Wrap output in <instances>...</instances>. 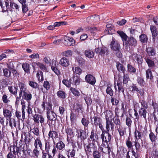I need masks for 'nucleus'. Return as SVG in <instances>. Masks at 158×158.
<instances>
[{
  "label": "nucleus",
  "instance_id": "f257e3e1",
  "mask_svg": "<svg viewBox=\"0 0 158 158\" xmlns=\"http://www.w3.org/2000/svg\"><path fill=\"white\" fill-rule=\"evenodd\" d=\"M117 32L119 35L123 40L125 41V43H124L123 42V45L124 46H125L126 49H128L130 48V45L135 47L136 45L137 41L133 37L129 38L127 41H126L127 40V36L125 33L123 31H117Z\"/></svg>",
  "mask_w": 158,
  "mask_h": 158
},
{
  "label": "nucleus",
  "instance_id": "f03ea898",
  "mask_svg": "<svg viewBox=\"0 0 158 158\" xmlns=\"http://www.w3.org/2000/svg\"><path fill=\"white\" fill-rule=\"evenodd\" d=\"M110 48L111 49L117 52V56L120 57L122 56V54L120 52L121 48L119 44L116 41L114 38L112 37V39L110 44Z\"/></svg>",
  "mask_w": 158,
  "mask_h": 158
},
{
  "label": "nucleus",
  "instance_id": "7ed1b4c3",
  "mask_svg": "<svg viewBox=\"0 0 158 158\" xmlns=\"http://www.w3.org/2000/svg\"><path fill=\"white\" fill-rule=\"evenodd\" d=\"M99 151L104 154H108L109 155L111 151V148L108 143L102 142L101 145L99 147Z\"/></svg>",
  "mask_w": 158,
  "mask_h": 158
},
{
  "label": "nucleus",
  "instance_id": "20e7f679",
  "mask_svg": "<svg viewBox=\"0 0 158 158\" xmlns=\"http://www.w3.org/2000/svg\"><path fill=\"white\" fill-rule=\"evenodd\" d=\"M85 150L87 155L88 156L89 154L97 150V147L94 143H89L86 147H85Z\"/></svg>",
  "mask_w": 158,
  "mask_h": 158
},
{
  "label": "nucleus",
  "instance_id": "39448f33",
  "mask_svg": "<svg viewBox=\"0 0 158 158\" xmlns=\"http://www.w3.org/2000/svg\"><path fill=\"white\" fill-rule=\"evenodd\" d=\"M101 138L102 139V142L108 143L111 139V135L109 133V131H106L102 133L101 135Z\"/></svg>",
  "mask_w": 158,
  "mask_h": 158
},
{
  "label": "nucleus",
  "instance_id": "423d86ee",
  "mask_svg": "<svg viewBox=\"0 0 158 158\" xmlns=\"http://www.w3.org/2000/svg\"><path fill=\"white\" fill-rule=\"evenodd\" d=\"M3 76L7 78H9L11 76V72L13 73L14 76H16L17 71L12 68H4L3 69Z\"/></svg>",
  "mask_w": 158,
  "mask_h": 158
},
{
  "label": "nucleus",
  "instance_id": "0eeeda50",
  "mask_svg": "<svg viewBox=\"0 0 158 158\" xmlns=\"http://www.w3.org/2000/svg\"><path fill=\"white\" fill-rule=\"evenodd\" d=\"M33 118L34 121L36 124L38 125L40 123L42 125L44 122L45 119L41 115L35 114L33 116Z\"/></svg>",
  "mask_w": 158,
  "mask_h": 158
},
{
  "label": "nucleus",
  "instance_id": "6e6552de",
  "mask_svg": "<svg viewBox=\"0 0 158 158\" xmlns=\"http://www.w3.org/2000/svg\"><path fill=\"white\" fill-rule=\"evenodd\" d=\"M64 40L63 43L66 46H70L74 45L75 41L73 38L66 36L64 38Z\"/></svg>",
  "mask_w": 158,
  "mask_h": 158
},
{
  "label": "nucleus",
  "instance_id": "1a4fd4ad",
  "mask_svg": "<svg viewBox=\"0 0 158 158\" xmlns=\"http://www.w3.org/2000/svg\"><path fill=\"white\" fill-rule=\"evenodd\" d=\"M58 65V64L56 60H52L51 66V69L57 75H59L60 74V73L57 68Z\"/></svg>",
  "mask_w": 158,
  "mask_h": 158
},
{
  "label": "nucleus",
  "instance_id": "9d476101",
  "mask_svg": "<svg viewBox=\"0 0 158 158\" xmlns=\"http://www.w3.org/2000/svg\"><path fill=\"white\" fill-rule=\"evenodd\" d=\"M59 64L63 67H67L70 65L69 59L65 57L61 58L59 62Z\"/></svg>",
  "mask_w": 158,
  "mask_h": 158
},
{
  "label": "nucleus",
  "instance_id": "9b49d317",
  "mask_svg": "<svg viewBox=\"0 0 158 158\" xmlns=\"http://www.w3.org/2000/svg\"><path fill=\"white\" fill-rule=\"evenodd\" d=\"M95 51L96 53L102 56H104L105 54L107 55L108 51V49L105 47H102L101 48H96L95 49Z\"/></svg>",
  "mask_w": 158,
  "mask_h": 158
},
{
  "label": "nucleus",
  "instance_id": "f8f14e48",
  "mask_svg": "<svg viewBox=\"0 0 158 158\" xmlns=\"http://www.w3.org/2000/svg\"><path fill=\"white\" fill-rule=\"evenodd\" d=\"M41 106L44 110H46L48 111L52 110V104L49 102L43 101L41 104Z\"/></svg>",
  "mask_w": 158,
  "mask_h": 158
},
{
  "label": "nucleus",
  "instance_id": "ddd939ff",
  "mask_svg": "<svg viewBox=\"0 0 158 158\" xmlns=\"http://www.w3.org/2000/svg\"><path fill=\"white\" fill-rule=\"evenodd\" d=\"M47 117L48 119L51 121H55L56 119V114L52 110L47 112Z\"/></svg>",
  "mask_w": 158,
  "mask_h": 158
},
{
  "label": "nucleus",
  "instance_id": "4468645a",
  "mask_svg": "<svg viewBox=\"0 0 158 158\" xmlns=\"http://www.w3.org/2000/svg\"><path fill=\"white\" fill-rule=\"evenodd\" d=\"M85 79L87 82L92 85H94L96 81L95 77L90 74L86 75Z\"/></svg>",
  "mask_w": 158,
  "mask_h": 158
},
{
  "label": "nucleus",
  "instance_id": "2eb2a0df",
  "mask_svg": "<svg viewBox=\"0 0 158 158\" xmlns=\"http://www.w3.org/2000/svg\"><path fill=\"white\" fill-rule=\"evenodd\" d=\"M19 85L20 89V91L19 92V97H21L22 96L23 94L27 90L26 85L24 83L22 82H19Z\"/></svg>",
  "mask_w": 158,
  "mask_h": 158
},
{
  "label": "nucleus",
  "instance_id": "dca6fc26",
  "mask_svg": "<svg viewBox=\"0 0 158 158\" xmlns=\"http://www.w3.org/2000/svg\"><path fill=\"white\" fill-rule=\"evenodd\" d=\"M45 151L46 152H49V151L53 146L52 142L49 138H48L47 140L45 139Z\"/></svg>",
  "mask_w": 158,
  "mask_h": 158
},
{
  "label": "nucleus",
  "instance_id": "f3484780",
  "mask_svg": "<svg viewBox=\"0 0 158 158\" xmlns=\"http://www.w3.org/2000/svg\"><path fill=\"white\" fill-rule=\"evenodd\" d=\"M131 88L132 89V91H136L137 92V94L138 95L139 94L141 96H143L144 95V92L143 89L141 88H138L135 85H133L131 86Z\"/></svg>",
  "mask_w": 158,
  "mask_h": 158
},
{
  "label": "nucleus",
  "instance_id": "a211bd4d",
  "mask_svg": "<svg viewBox=\"0 0 158 158\" xmlns=\"http://www.w3.org/2000/svg\"><path fill=\"white\" fill-rule=\"evenodd\" d=\"M111 129L113 130L114 124L112 122L111 120H106V131H109L110 130V127Z\"/></svg>",
  "mask_w": 158,
  "mask_h": 158
},
{
  "label": "nucleus",
  "instance_id": "6ab92c4d",
  "mask_svg": "<svg viewBox=\"0 0 158 158\" xmlns=\"http://www.w3.org/2000/svg\"><path fill=\"white\" fill-rule=\"evenodd\" d=\"M142 134L141 130L139 128H137L136 127L135 132V136L136 140L140 139L141 137Z\"/></svg>",
  "mask_w": 158,
  "mask_h": 158
},
{
  "label": "nucleus",
  "instance_id": "aec40b11",
  "mask_svg": "<svg viewBox=\"0 0 158 158\" xmlns=\"http://www.w3.org/2000/svg\"><path fill=\"white\" fill-rule=\"evenodd\" d=\"M10 152H12L15 155H17L20 151L19 148L15 145L11 146L10 147Z\"/></svg>",
  "mask_w": 158,
  "mask_h": 158
},
{
  "label": "nucleus",
  "instance_id": "412c9836",
  "mask_svg": "<svg viewBox=\"0 0 158 158\" xmlns=\"http://www.w3.org/2000/svg\"><path fill=\"white\" fill-rule=\"evenodd\" d=\"M139 113L140 116L143 117L145 120L146 119V115L147 114L149 115L146 110L144 108H141L139 110Z\"/></svg>",
  "mask_w": 158,
  "mask_h": 158
},
{
  "label": "nucleus",
  "instance_id": "4be33fe9",
  "mask_svg": "<svg viewBox=\"0 0 158 158\" xmlns=\"http://www.w3.org/2000/svg\"><path fill=\"white\" fill-rule=\"evenodd\" d=\"M48 138L50 139V138H51L53 140H54V139L57 137V132L54 131H50L48 133Z\"/></svg>",
  "mask_w": 158,
  "mask_h": 158
},
{
  "label": "nucleus",
  "instance_id": "5701e85b",
  "mask_svg": "<svg viewBox=\"0 0 158 158\" xmlns=\"http://www.w3.org/2000/svg\"><path fill=\"white\" fill-rule=\"evenodd\" d=\"M3 113L4 117L9 119L12 116L11 112L6 109H3Z\"/></svg>",
  "mask_w": 158,
  "mask_h": 158
},
{
  "label": "nucleus",
  "instance_id": "b1692460",
  "mask_svg": "<svg viewBox=\"0 0 158 158\" xmlns=\"http://www.w3.org/2000/svg\"><path fill=\"white\" fill-rule=\"evenodd\" d=\"M106 31H107L108 34H112L114 31V26L111 24H108L106 25Z\"/></svg>",
  "mask_w": 158,
  "mask_h": 158
},
{
  "label": "nucleus",
  "instance_id": "393cba45",
  "mask_svg": "<svg viewBox=\"0 0 158 158\" xmlns=\"http://www.w3.org/2000/svg\"><path fill=\"white\" fill-rule=\"evenodd\" d=\"M90 138L94 141H96L98 139V135L96 132H94V130H92L91 132Z\"/></svg>",
  "mask_w": 158,
  "mask_h": 158
},
{
  "label": "nucleus",
  "instance_id": "a878e982",
  "mask_svg": "<svg viewBox=\"0 0 158 158\" xmlns=\"http://www.w3.org/2000/svg\"><path fill=\"white\" fill-rule=\"evenodd\" d=\"M85 55L86 57L91 58L94 57V53L92 50H87L85 51Z\"/></svg>",
  "mask_w": 158,
  "mask_h": 158
},
{
  "label": "nucleus",
  "instance_id": "bb28decb",
  "mask_svg": "<svg viewBox=\"0 0 158 158\" xmlns=\"http://www.w3.org/2000/svg\"><path fill=\"white\" fill-rule=\"evenodd\" d=\"M23 98L27 101H30L32 98V94L31 93H28L27 92H24L22 96Z\"/></svg>",
  "mask_w": 158,
  "mask_h": 158
},
{
  "label": "nucleus",
  "instance_id": "cd10ccee",
  "mask_svg": "<svg viewBox=\"0 0 158 158\" xmlns=\"http://www.w3.org/2000/svg\"><path fill=\"white\" fill-rule=\"evenodd\" d=\"M34 146L35 148H38V146L40 149H41L42 148V143L39 138H38L36 139H35Z\"/></svg>",
  "mask_w": 158,
  "mask_h": 158
},
{
  "label": "nucleus",
  "instance_id": "c85d7f7f",
  "mask_svg": "<svg viewBox=\"0 0 158 158\" xmlns=\"http://www.w3.org/2000/svg\"><path fill=\"white\" fill-rule=\"evenodd\" d=\"M8 89L10 92L14 95H16L17 93L18 88L15 86H9Z\"/></svg>",
  "mask_w": 158,
  "mask_h": 158
},
{
  "label": "nucleus",
  "instance_id": "c756f323",
  "mask_svg": "<svg viewBox=\"0 0 158 158\" xmlns=\"http://www.w3.org/2000/svg\"><path fill=\"white\" fill-rule=\"evenodd\" d=\"M150 29L152 35L153 40L155 41V37L157 35V32L155 26H151L150 27Z\"/></svg>",
  "mask_w": 158,
  "mask_h": 158
},
{
  "label": "nucleus",
  "instance_id": "7c9ffc66",
  "mask_svg": "<svg viewBox=\"0 0 158 158\" xmlns=\"http://www.w3.org/2000/svg\"><path fill=\"white\" fill-rule=\"evenodd\" d=\"M133 58L134 60L137 61L139 64H142L143 59L140 55L137 54L134 55Z\"/></svg>",
  "mask_w": 158,
  "mask_h": 158
},
{
  "label": "nucleus",
  "instance_id": "2f4dec72",
  "mask_svg": "<svg viewBox=\"0 0 158 158\" xmlns=\"http://www.w3.org/2000/svg\"><path fill=\"white\" fill-rule=\"evenodd\" d=\"M157 135H155L154 134L152 131H150L149 135V139L152 143L155 142L157 139Z\"/></svg>",
  "mask_w": 158,
  "mask_h": 158
},
{
  "label": "nucleus",
  "instance_id": "473e14b6",
  "mask_svg": "<svg viewBox=\"0 0 158 158\" xmlns=\"http://www.w3.org/2000/svg\"><path fill=\"white\" fill-rule=\"evenodd\" d=\"M66 132L67 135V140H68L69 138H71L73 137V133L72 131V130L71 128H67L66 129Z\"/></svg>",
  "mask_w": 158,
  "mask_h": 158
},
{
  "label": "nucleus",
  "instance_id": "72a5a7b5",
  "mask_svg": "<svg viewBox=\"0 0 158 158\" xmlns=\"http://www.w3.org/2000/svg\"><path fill=\"white\" fill-rule=\"evenodd\" d=\"M117 85L118 87V92L119 93H122L123 94H124V89L122 85V82H119L118 81H117Z\"/></svg>",
  "mask_w": 158,
  "mask_h": 158
},
{
  "label": "nucleus",
  "instance_id": "f704fd0d",
  "mask_svg": "<svg viewBox=\"0 0 158 158\" xmlns=\"http://www.w3.org/2000/svg\"><path fill=\"white\" fill-rule=\"evenodd\" d=\"M22 67L25 73L28 74L30 73V65L27 63H23L22 64Z\"/></svg>",
  "mask_w": 158,
  "mask_h": 158
},
{
  "label": "nucleus",
  "instance_id": "c9c22d12",
  "mask_svg": "<svg viewBox=\"0 0 158 158\" xmlns=\"http://www.w3.org/2000/svg\"><path fill=\"white\" fill-rule=\"evenodd\" d=\"M72 69L73 73L76 74L80 75L82 72V69L78 67H73Z\"/></svg>",
  "mask_w": 158,
  "mask_h": 158
},
{
  "label": "nucleus",
  "instance_id": "e433bc0d",
  "mask_svg": "<svg viewBox=\"0 0 158 158\" xmlns=\"http://www.w3.org/2000/svg\"><path fill=\"white\" fill-rule=\"evenodd\" d=\"M146 76L147 79H152L153 78L152 74L150 69L146 70Z\"/></svg>",
  "mask_w": 158,
  "mask_h": 158
},
{
  "label": "nucleus",
  "instance_id": "4c0bfd02",
  "mask_svg": "<svg viewBox=\"0 0 158 158\" xmlns=\"http://www.w3.org/2000/svg\"><path fill=\"white\" fill-rule=\"evenodd\" d=\"M81 123L84 126V129H85V127H88V124L89 123V121L88 119H87L86 118L85 116H83L81 119Z\"/></svg>",
  "mask_w": 158,
  "mask_h": 158
},
{
  "label": "nucleus",
  "instance_id": "58836bf2",
  "mask_svg": "<svg viewBox=\"0 0 158 158\" xmlns=\"http://www.w3.org/2000/svg\"><path fill=\"white\" fill-rule=\"evenodd\" d=\"M36 76L39 82H41L44 80L43 72L41 71H38L36 73Z\"/></svg>",
  "mask_w": 158,
  "mask_h": 158
},
{
  "label": "nucleus",
  "instance_id": "ea45409f",
  "mask_svg": "<svg viewBox=\"0 0 158 158\" xmlns=\"http://www.w3.org/2000/svg\"><path fill=\"white\" fill-rule=\"evenodd\" d=\"M57 94L59 98L64 99L66 97V94L65 92L62 90H59L57 93Z\"/></svg>",
  "mask_w": 158,
  "mask_h": 158
},
{
  "label": "nucleus",
  "instance_id": "a19ab883",
  "mask_svg": "<svg viewBox=\"0 0 158 158\" xmlns=\"http://www.w3.org/2000/svg\"><path fill=\"white\" fill-rule=\"evenodd\" d=\"M116 66L118 71L120 72L121 71L123 73L125 72L126 71L125 69L122 64L119 63H117Z\"/></svg>",
  "mask_w": 158,
  "mask_h": 158
},
{
  "label": "nucleus",
  "instance_id": "79ce46f5",
  "mask_svg": "<svg viewBox=\"0 0 158 158\" xmlns=\"http://www.w3.org/2000/svg\"><path fill=\"white\" fill-rule=\"evenodd\" d=\"M140 41L143 43H146L148 41V37L147 35L144 34H142L139 36Z\"/></svg>",
  "mask_w": 158,
  "mask_h": 158
},
{
  "label": "nucleus",
  "instance_id": "37998d69",
  "mask_svg": "<svg viewBox=\"0 0 158 158\" xmlns=\"http://www.w3.org/2000/svg\"><path fill=\"white\" fill-rule=\"evenodd\" d=\"M146 52L149 56H153L155 54L154 49L152 47H148L146 49Z\"/></svg>",
  "mask_w": 158,
  "mask_h": 158
},
{
  "label": "nucleus",
  "instance_id": "c03bdc74",
  "mask_svg": "<svg viewBox=\"0 0 158 158\" xmlns=\"http://www.w3.org/2000/svg\"><path fill=\"white\" fill-rule=\"evenodd\" d=\"M73 52L71 50H68L62 53V55L64 56L70 57L73 55Z\"/></svg>",
  "mask_w": 158,
  "mask_h": 158
},
{
  "label": "nucleus",
  "instance_id": "a18cd8bd",
  "mask_svg": "<svg viewBox=\"0 0 158 158\" xmlns=\"http://www.w3.org/2000/svg\"><path fill=\"white\" fill-rule=\"evenodd\" d=\"M85 132L82 130H80L78 133V137H80L81 139H84L86 138L85 135H84Z\"/></svg>",
  "mask_w": 158,
  "mask_h": 158
},
{
  "label": "nucleus",
  "instance_id": "49530a36",
  "mask_svg": "<svg viewBox=\"0 0 158 158\" xmlns=\"http://www.w3.org/2000/svg\"><path fill=\"white\" fill-rule=\"evenodd\" d=\"M113 114L112 111L110 110L106 111V120H110V119L111 118Z\"/></svg>",
  "mask_w": 158,
  "mask_h": 158
},
{
  "label": "nucleus",
  "instance_id": "de8ad7c7",
  "mask_svg": "<svg viewBox=\"0 0 158 158\" xmlns=\"http://www.w3.org/2000/svg\"><path fill=\"white\" fill-rule=\"evenodd\" d=\"M145 61L149 68H152L155 66L154 62L149 59H146Z\"/></svg>",
  "mask_w": 158,
  "mask_h": 158
},
{
  "label": "nucleus",
  "instance_id": "09e8293b",
  "mask_svg": "<svg viewBox=\"0 0 158 158\" xmlns=\"http://www.w3.org/2000/svg\"><path fill=\"white\" fill-rule=\"evenodd\" d=\"M99 16L98 15H94L88 17L87 19V21L88 22H89V20H91V21L93 22L98 20L99 19Z\"/></svg>",
  "mask_w": 158,
  "mask_h": 158
},
{
  "label": "nucleus",
  "instance_id": "8fccbe9b",
  "mask_svg": "<svg viewBox=\"0 0 158 158\" xmlns=\"http://www.w3.org/2000/svg\"><path fill=\"white\" fill-rule=\"evenodd\" d=\"M85 96L84 97V99L85 101V102L87 104H90L92 102V100L90 98L89 95H84Z\"/></svg>",
  "mask_w": 158,
  "mask_h": 158
},
{
  "label": "nucleus",
  "instance_id": "3c124183",
  "mask_svg": "<svg viewBox=\"0 0 158 158\" xmlns=\"http://www.w3.org/2000/svg\"><path fill=\"white\" fill-rule=\"evenodd\" d=\"M65 146L64 143L61 141L59 142L56 144V148L60 150H61Z\"/></svg>",
  "mask_w": 158,
  "mask_h": 158
},
{
  "label": "nucleus",
  "instance_id": "603ef678",
  "mask_svg": "<svg viewBox=\"0 0 158 158\" xmlns=\"http://www.w3.org/2000/svg\"><path fill=\"white\" fill-rule=\"evenodd\" d=\"M30 131L33 133L35 135L38 136L39 135L40 132L39 129L36 127H34L30 130Z\"/></svg>",
  "mask_w": 158,
  "mask_h": 158
},
{
  "label": "nucleus",
  "instance_id": "864d4df0",
  "mask_svg": "<svg viewBox=\"0 0 158 158\" xmlns=\"http://www.w3.org/2000/svg\"><path fill=\"white\" fill-rule=\"evenodd\" d=\"M94 120V124L96 126H98V124H99L101 122V119L99 117L96 116H94L93 118Z\"/></svg>",
  "mask_w": 158,
  "mask_h": 158
},
{
  "label": "nucleus",
  "instance_id": "5fc2aeb1",
  "mask_svg": "<svg viewBox=\"0 0 158 158\" xmlns=\"http://www.w3.org/2000/svg\"><path fill=\"white\" fill-rule=\"evenodd\" d=\"M71 79H69V80H67L65 79H63L62 81L63 83L66 86L69 87L70 86Z\"/></svg>",
  "mask_w": 158,
  "mask_h": 158
},
{
  "label": "nucleus",
  "instance_id": "6e6d98bb",
  "mask_svg": "<svg viewBox=\"0 0 158 158\" xmlns=\"http://www.w3.org/2000/svg\"><path fill=\"white\" fill-rule=\"evenodd\" d=\"M70 90L73 95L76 96H79L80 95V93L75 88H71Z\"/></svg>",
  "mask_w": 158,
  "mask_h": 158
},
{
  "label": "nucleus",
  "instance_id": "4d7b16f0",
  "mask_svg": "<svg viewBox=\"0 0 158 158\" xmlns=\"http://www.w3.org/2000/svg\"><path fill=\"white\" fill-rule=\"evenodd\" d=\"M132 121L130 117L127 116L126 119V123L129 127L131 126Z\"/></svg>",
  "mask_w": 158,
  "mask_h": 158
},
{
  "label": "nucleus",
  "instance_id": "13d9d810",
  "mask_svg": "<svg viewBox=\"0 0 158 158\" xmlns=\"http://www.w3.org/2000/svg\"><path fill=\"white\" fill-rule=\"evenodd\" d=\"M113 120L114 123L117 125L119 127H121L120 125V122L119 119L118 117H115L113 118Z\"/></svg>",
  "mask_w": 158,
  "mask_h": 158
},
{
  "label": "nucleus",
  "instance_id": "bf43d9fd",
  "mask_svg": "<svg viewBox=\"0 0 158 158\" xmlns=\"http://www.w3.org/2000/svg\"><path fill=\"white\" fill-rule=\"evenodd\" d=\"M130 79L128 75L127 74H124L123 79V84H126L127 83Z\"/></svg>",
  "mask_w": 158,
  "mask_h": 158
},
{
  "label": "nucleus",
  "instance_id": "052dcab7",
  "mask_svg": "<svg viewBox=\"0 0 158 158\" xmlns=\"http://www.w3.org/2000/svg\"><path fill=\"white\" fill-rule=\"evenodd\" d=\"M127 68L128 70L131 73H135L136 72L135 69L130 64H128Z\"/></svg>",
  "mask_w": 158,
  "mask_h": 158
},
{
  "label": "nucleus",
  "instance_id": "680f3d73",
  "mask_svg": "<svg viewBox=\"0 0 158 158\" xmlns=\"http://www.w3.org/2000/svg\"><path fill=\"white\" fill-rule=\"evenodd\" d=\"M43 86L47 90H49L50 88V84L48 81H45L44 82Z\"/></svg>",
  "mask_w": 158,
  "mask_h": 158
},
{
  "label": "nucleus",
  "instance_id": "e2e57ef3",
  "mask_svg": "<svg viewBox=\"0 0 158 158\" xmlns=\"http://www.w3.org/2000/svg\"><path fill=\"white\" fill-rule=\"evenodd\" d=\"M9 124L10 126L11 127V128H13V126H16V123L14 119H12L11 118H9Z\"/></svg>",
  "mask_w": 158,
  "mask_h": 158
},
{
  "label": "nucleus",
  "instance_id": "0e129e2a",
  "mask_svg": "<svg viewBox=\"0 0 158 158\" xmlns=\"http://www.w3.org/2000/svg\"><path fill=\"white\" fill-rule=\"evenodd\" d=\"M27 112L28 116H29L30 114H32L33 112L32 108L31 107L29 102L28 103Z\"/></svg>",
  "mask_w": 158,
  "mask_h": 158
},
{
  "label": "nucleus",
  "instance_id": "69168bd1",
  "mask_svg": "<svg viewBox=\"0 0 158 158\" xmlns=\"http://www.w3.org/2000/svg\"><path fill=\"white\" fill-rule=\"evenodd\" d=\"M106 91L107 94H109L110 96L113 95V91L110 87L108 86L107 87Z\"/></svg>",
  "mask_w": 158,
  "mask_h": 158
},
{
  "label": "nucleus",
  "instance_id": "338daca9",
  "mask_svg": "<svg viewBox=\"0 0 158 158\" xmlns=\"http://www.w3.org/2000/svg\"><path fill=\"white\" fill-rule=\"evenodd\" d=\"M29 85L34 88H36L37 87L38 84L36 82L30 81H29Z\"/></svg>",
  "mask_w": 158,
  "mask_h": 158
},
{
  "label": "nucleus",
  "instance_id": "774afa93",
  "mask_svg": "<svg viewBox=\"0 0 158 158\" xmlns=\"http://www.w3.org/2000/svg\"><path fill=\"white\" fill-rule=\"evenodd\" d=\"M66 151L68 153H69L71 157H73L75 154V150L74 149L72 150H70L69 149H66Z\"/></svg>",
  "mask_w": 158,
  "mask_h": 158
}]
</instances>
